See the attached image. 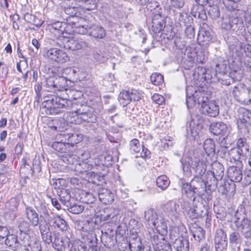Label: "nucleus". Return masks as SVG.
Wrapping results in <instances>:
<instances>
[{"instance_id": "f257e3e1", "label": "nucleus", "mask_w": 251, "mask_h": 251, "mask_svg": "<svg viewBox=\"0 0 251 251\" xmlns=\"http://www.w3.org/2000/svg\"><path fill=\"white\" fill-rule=\"evenodd\" d=\"M182 193L189 200L201 199L206 191V184L204 180L198 175L188 182L182 183Z\"/></svg>"}, {"instance_id": "f03ea898", "label": "nucleus", "mask_w": 251, "mask_h": 251, "mask_svg": "<svg viewBox=\"0 0 251 251\" xmlns=\"http://www.w3.org/2000/svg\"><path fill=\"white\" fill-rule=\"evenodd\" d=\"M222 28L235 33L238 36L246 34V28L242 19L234 10H228L223 17Z\"/></svg>"}, {"instance_id": "7ed1b4c3", "label": "nucleus", "mask_w": 251, "mask_h": 251, "mask_svg": "<svg viewBox=\"0 0 251 251\" xmlns=\"http://www.w3.org/2000/svg\"><path fill=\"white\" fill-rule=\"evenodd\" d=\"M201 199L190 200L192 201V205L187 209L189 205L188 201H184L181 203L183 212H186L187 216L191 219L201 218L206 217L207 220L208 210L206 207L201 202Z\"/></svg>"}, {"instance_id": "20e7f679", "label": "nucleus", "mask_w": 251, "mask_h": 251, "mask_svg": "<svg viewBox=\"0 0 251 251\" xmlns=\"http://www.w3.org/2000/svg\"><path fill=\"white\" fill-rule=\"evenodd\" d=\"M90 157V154L87 151H82L79 150L71 152V153H65L63 155H61L60 158L61 160L69 164H74L77 163L79 160H85L87 159Z\"/></svg>"}, {"instance_id": "39448f33", "label": "nucleus", "mask_w": 251, "mask_h": 251, "mask_svg": "<svg viewBox=\"0 0 251 251\" xmlns=\"http://www.w3.org/2000/svg\"><path fill=\"white\" fill-rule=\"evenodd\" d=\"M45 56L52 62L63 63L69 60L70 57L62 50L52 48L48 50Z\"/></svg>"}, {"instance_id": "423d86ee", "label": "nucleus", "mask_w": 251, "mask_h": 251, "mask_svg": "<svg viewBox=\"0 0 251 251\" xmlns=\"http://www.w3.org/2000/svg\"><path fill=\"white\" fill-rule=\"evenodd\" d=\"M182 163L183 169L187 165V167L190 166L195 171L197 175L201 177L205 174L206 171L207 167L205 163L196 157H188L185 163L183 162Z\"/></svg>"}, {"instance_id": "0eeeda50", "label": "nucleus", "mask_w": 251, "mask_h": 251, "mask_svg": "<svg viewBox=\"0 0 251 251\" xmlns=\"http://www.w3.org/2000/svg\"><path fill=\"white\" fill-rule=\"evenodd\" d=\"M201 102L200 111L202 114L213 117H216L219 114V106L214 102L208 101V98L204 97H201Z\"/></svg>"}, {"instance_id": "6e6552de", "label": "nucleus", "mask_w": 251, "mask_h": 251, "mask_svg": "<svg viewBox=\"0 0 251 251\" xmlns=\"http://www.w3.org/2000/svg\"><path fill=\"white\" fill-rule=\"evenodd\" d=\"M215 248L216 251H226L227 240L226 232L220 228L216 230L214 238Z\"/></svg>"}, {"instance_id": "1a4fd4ad", "label": "nucleus", "mask_w": 251, "mask_h": 251, "mask_svg": "<svg viewBox=\"0 0 251 251\" xmlns=\"http://www.w3.org/2000/svg\"><path fill=\"white\" fill-rule=\"evenodd\" d=\"M62 44V46L64 49L72 50H78L88 47V43L85 41L68 37L63 38Z\"/></svg>"}, {"instance_id": "9d476101", "label": "nucleus", "mask_w": 251, "mask_h": 251, "mask_svg": "<svg viewBox=\"0 0 251 251\" xmlns=\"http://www.w3.org/2000/svg\"><path fill=\"white\" fill-rule=\"evenodd\" d=\"M76 112L78 114L80 124L83 122L93 123L96 120V116L93 114L92 109L87 105L82 108L76 109Z\"/></svg>"}, {"instance_id": "9b49d317", "label": "nucleus", "mask_w": 251, "mask_h": 251, "mask_svg": "<svg viewBox=\"0 0 251 251\" xmlns=\"http://www.w3.org/2000/svg\"><path fill=\"white\" fill-rule=\"evenodd\" d=\"M51 98L47 100V103H53L56 105L57 107L67 108L72 107V102L69 95H65L62 97L58 95H50Z\"/></svg>"}, {"instance_id": "f8f14e48", "label": "nucleus", "mask_w": 251, "mask_h": 251, "mask_svg": "<svg viewBox=\"0 0 251 251\" xmlns=\"http://www.w3.org/2000/svg\"><path fill=\"white\" fill-rule=\"evenodd\" d=\"M151 30L155 34L161 32L165 26L164 17L161 13L154 14L152 18Z\"/></svg>"}, {"instance_id": "ddd939ff", "label": "nucleus", "mask_w": 251, "mask_h": 251, "mask_svg": "<svg viewBox=\"0 0 251 251\" xmlns=\"http://www.w3.org/2000/svg\"><path fill=\"white\" fill-rule=\"evenodd\" d=\"M241 165L232 166L227 170L228 176L232 182H239L242 180L243 174Z\"/></svg>"}, {"instance_id": "4468645a", "label": "nucleus", "mask_w": 251, "mask_h": 251, "mask_svg": "<svg viewBox=\"0 0 251 251\" xmlns=\"http://www.w3.org/2000/svg\"><path fill=\"white\" fill-rule=\"evenodd\" d=\"M201 29L199 33V38L202 42H209L212 41L214 33L212 29L210 28L208 24L205 23H203L201 25Z\"/></svg>"}, {"instance_id": "2eb2a0df", "label": "nucleus", "mask_w": 251, "mask_h": 251, "mask_svg": "<svg viewBox=\"0 0 251 251\" xmlns=\"http://www.w3.org/2000/svg\"><path fill=\"white\" fill-rule=\"evenodd\" d=\"M59 137L64 138L63 140L66 142L67 145H71L72 146L80 142L83 139L82 134L76 133L60 134Z\"/></svg>"}, {"instance_id": "dca6fc26", "label": "nucleus", "mask_w": 251, "mask_h": 251, "mask_svg": "<svg viewBox=\"0 0 251 251\" xmlns=\"http://www.w3.org/2000/svg\"><path fill=\"white\" fill-rule=\"evenodd\" d=\"M209 130L214 135H224L227 133V126L226 124L222 122H213L209 126Z\"/></svg>"}, {"instance_id": "f3484780", "label": "nucleus", "mask_w": 251, "mask_h": 251, "mask_svg": "<svg viewBox=\"0 0 251 251\" xmlns=\"http://www.w3.org/2000/svg\"><path fill=\"white\" fill-rule=\"evenodd\" d=\"M47 120V125L52 130L57 131H63L67 129V124L63 119H51L48 118Z\"/></svg>"}, {"instance_id": "a211bd4d", "label": "nucleus", "mask_w": 251, "mask_h": 251, "mask_svg": "<svg viewBox=\"0 0 251 251\" xmlns=\"http://www.w3.org/2000/svg\"><path fill=\"white\" fill-rule=\"evenodd\" d=\"M99 200L105 204L112 203L114 201V195L111 191L105 188H100L99 190Z\"/></svg>"}, {"instance_id": "6ab92c4d", "label": "nucleus", "mask_w": 251, "mask_h": 251, "mask_svg": "<svg viewBox=\"0 0 251 251\" xmlns=\"http://www.w3.org/2000/svg\"><path fill=\"white\" fill-rule=\"evenodd\" d=\"M212 171H209L208 174L211 175L213 177L215 176L217 180H222L224 176V168L222 164L219 162H215L212 164Z\"/></svg>"}, {"instance_id": "aec40b11", "label": "nucleus", "mask_w": 251, "mask_h": 251, "mask_svg": "<svg viewBox=\"0 0 251 251\" xmlns=\"http://www.w3.org/2000/svg\"><path fill=\"white\" fill-rule=\"evenodd\" d=\"M88 35L96 39H102L105 35L104 29L97 25H92L89 26Z\"/></svg>"}, {"instance_id": "412c9836", "label": "nucleus", "mask_w": 251, "mask_h": 251, "mask_svg": "<svg viewBox=\"0 0 251 251\" xmlns=\"http://www.w3.org/2000/svg\"><path fill=\"white\" fill-rule=\"evenodd\" d=\"M236 226L241 232L244 238L251 239V221L250 220H245L241 224L239 222Z\"/></svg>"}, {"instance_id": "4be33fe9", "label": "nucleus", "mask_w": 251, "mask_h": 251, "mask_svg": "<svg viewBox=\"0 0 251 251\" xmlns=\"http://www.w3.org/2000/svg\"><path fill=\"white\" fill-rule=\"evenodd\" d=\"M173 246L176 251H189L188 240L182 237L176 239Z\"/></svg>"}, {"instance_id": "5701e85b", "label": "nucleus", "mask_w": 251, "mask_h": 251, "mask_svg": "<svg viewBox=\"0 0 251 251\" xmlns=\"http://www.w3.org/2000/svg\"><path fill=\"white\" fill-rule=\"evenodd\" d=\"M191 14L195 18L205 20L207 19V15L203 5L194 4L191 10Z\"/></svg>"}, {"instance_id": "b1692460", "label": "nucleus", "mask_w": 251, "mask_h": 251, "mask_svg": "<svg viewBox=\"0 0 251 251\" xmlns=\"http://www.w3.org/2000/svg\"><path fill=\"white\" fill-rule=\"evenodd\" d=\"M19 238L23 242L25 239L28 240L29 235L28 232L29 231V224L27 222L23 221L19 225Z\"/></svg>"}, {"instance_id": "393cba45", "label": "nucleus", "mask_w": 251, "mask_h": 251, "mask_svg": "<svg viewBox=\"0 0 251 251\" xmlns=\"http://www.w3.org/2000/svg\"><path fill=\"white\" fill-rule=\"evenodd\" d=\"M25 213L27 218L33 226H37L39 224V217L38 213L32 207H26Z\"/></svg>"}, {"instance_id": "a878e982", "label": "nucleus", "mask_w": 251, "mask_h": 251, "mask_svg": "<svg viewBox=\"0 0 251 251\" xmlns=\"http://www.w3.org/2000/svg\"><path fill=\"white\" fill-rule=\"evenodd\" d=\"M221 185L219 187V191L222 195H226L228 193L232 195L236 189V186L234 183L224 181L221 183Z\"/></svg>"}, {"instance_id": "bb28decb", "label": "nucleus", "mask_w": 251, "mask_h": 251, "mask_svg": "<svg viewBox=\"0 0 251 251\" xmlns=\"http://www.w3.org/2000/svg\"><path fill=\"white\" fill-rule=\"evenodd\" d=\"M152 226L155 228L160 235H164L167 234L168 232L167 226L163 218L159 217Z\"/></svg>"}, {"instance_id": "cd10ccee", "label": "nucleus", "mask_w": 251, "mask_h": 251, "mask_svg": "<svg viewBox=\"0 0 251 251\" xmlns=\"http://www.w3.org/2000/svg\"><path fill=\"white\" fill-rule=\"evenodd\" d=\"M229 244L234 250L240 248L242 243V238L238 232H233L229 237Z\"/></svg>"}, {"instance_id": "c85d7f7f", "label": "nucleus", "mask_w": 251, "mask_h": 251, "mask_svg": "<svg viewBox=\"0 0 251 251\" xmlns=\"http://www.w3.org/2000/svg\"><path fill=\"white\" fill-rule=\"evenodd\" d=\"M63 120L66 122L67 126L68 124H80V121L78 120V115L76 112V110L74 112H67L64 114Z\"/></svg>"}, {"instance_id": "c756f323", "label": "nucleus", "mask_w": 251, "mask_h": 251, "mask_svg": "<svg viewBox=\"0 0 251 251\" xmlns=\"http://www.w3.org/2000/svg\"><path fill=\"white\" fill-rule=\"evenodd\" d=\"M35 207L38 212V215H40L41 220H42V219L46 220L48 218L50 215L49 211L45 202L39 201L38 202L35 204Z\"/></svg>"}, {"instance_id": "7c9ffc66", "label": "nucleus", "mask_w": 251, "mask_h": 251, "mask_svg": "<svg viewBox=\"0 0 251 251\" xmlns=\"http://www.w3.org/2000/svg\"><path fill=\"white\" fill-rule=\"evenodd\" d=\"M234 223L235 226L238 225V223H242L245 220H248L246 218L245 209L243 205H240L238 207L234 214Z\"/></svg>"}, {"instance_id": "2f4dec72", "label": "nucleus", "mask_w": 251, "mask_h": 251, "mask_svg": "<svg viewBox=\"0 0 251 251\" xmlns=\"http://www.w3.org/2000/svg\"><path fill=\"white\" fill-rule=\"evenodd\" d=\"M18 235H15L14 234H9L4 240L5 244L7 246L13 248L14 250L15 251L16 249L18 247V246H20V244L21 243V241L20 242L18 240Z\"/></svg>"}, {"instance_id": "473e14b6", "label": "nucleus", "mask_w": 251, "mask_h": 251, "mask_svg": "<svg viewBox=\"0 0 251 251\" xmlns=\"http://www.w3.org/2000/svg\"><path fill=\"white\" fill-rule=\"evenodd\" d=\"M239 119L246 126H251V112L244 108L239 110Z\"/></svg>"}, {"instance_id": "72a5a7b5", "label": "nucleus", "mask_w": 251, "mask_h": 251, "mask_svg": "<svg viewBox=\"0 0 251 251\" xmlns=\"http://www.w3.org/2000/svg\"><path fill=\"white\" fill-rule=\"evenodd\" d=\"M199 124L198 123L196 125L195 120L192 119L189 123V126L187 127V135L188 136L192 137L195 139L196 137L199 134L198 126Z\"/></svg>"}, {"instance_id": "f704fd0d", "label": "nucleus", "mask_w": 251, "mask_h": 251, "mask_svg": "<svg viewBox=\"0 0 251 251\" xmlns=\"http://www.w3.org/2000/svg\"><path fill=\"white\" fill-rule=\"evenodd\" d=\"M203 97L199 95H186V103L188 108H192L196 104H201V99Z\"/></svg>"}, {"instance_id": "c9c22d12", "label": "nucleus", "mask_w": 251, "mask_h": 251, "mask_svg": "<svg viewBox=\"0 0 251 251\" xmlns=\"http://www.w3.org/2000/svg\"><path fill=\"white\" fill-rule=\"evenodd\" d=\"M229 154L231 161L233 160L234 162H236V165H241V161H240L241 156L245 155L246 153L243 152L242 150H239V149L234 148L230 151Z\"/></svg>"}, {"instance_id": "e433bc0d", "label": "nucleus", "mask_w": 251, "mask_h": 251, "mask_svg": "<svg viewBox=\"0 0 251 251\" xmlns=\"http://www.w3.org/2000/svg\"><path fill=\"white\" fill-rule=\"evenodd\" d=\"M59 137V135L58 136ZM61 140L59 142H54L52 144V148L54 150L60 152L61 153H63V154L65 153H71L70 152H66V142H64V138H60L58 137Z\"/></svg>"}, {"instance_id": "4c0bfd02", "label": "nucleus", "mask_w": 251, "mask_h": 251, "mask_svg": "<svg viewBox=\"0 0 251 251\" xmlns=\"http://www.w3.org/2000/svg\"><path fill=\"white\" fill-rule=\"evenodd\" d=\"M203 149L206 154L208 156L213 154L215 151L214 141L211 139H207L203 144Z\"/></svg>"}, {"instance_id": "58836bf2", "label": "nucleus", "mask_w": 251, "mask_h": 251, "mask_svg": "<svg viewBox=\"0 0 251 251\" xmlns=\"http://www.w3.org/2000/svg\"><path fill=\"white\" fill-rule=\"evenodd\" d=\"M57 194L59 197L60 201L62 203L65 204L66 202L69 201L71 198L70 191L68 189L62 188L57 190Z\"/></svg>"}, {"instance_id": "ea45409f", "label": "nucleus", "mask_w": 251, "mask_h": 251, "mask_svg": "<svg viewBox=\"0 0 251 251\" xmlns=\"http://www.w3.org/2000/svg\"><path fill=\"white\" fill-rule=\"evenodd\" d=\"M43 105L46 108L45 111L47 115H55L60 112V110L58 109L59 107H57L56 105L49 102L47 103V100L43 101Z\"/></svg>"}, {"instance_id": "a19ab883", "label": "nucleus", "mask_w": 251, "mask_h": 251, "mask_svg": "<svg viewBox=\"0 0 251 251\" xmlns=\"http://www.w3.org/2000/svg\"><path fill=\"white\" fill-rule=\"evenodd\" d=\"M97 162L99 166H102L108 168L112 165V157L110 155H100L97 159Z\"/></svg>"}, {"instance_id": "79ce46f5", "label": "nucleus", "mask_w": 251, "mask_h": 251, "mask_svg": "<svg viewBox=\"0 0 251 251\" xmlns=\"http://www.w3.org/2000/svg\"><path fill=\"white\" fill-rule=\"evenodd\" d=\"M232 39L233 43H229V47L230 49L232 50L233 51H235L236 52H239L242 53L244 51L243 48L244 45L235 37H232Z\"/></svg>"}, {"instance_id": "37998d69", "label": "nucleus", "mask_w": 251, "mask_h": 251, "mask_svg": "<svg viewBox=\"0 0 251 251\" xmlns=\"http://www.w3.org/2000/svg\"><path fill=\"white\" fill-rule=\"evenodd\" d=\"M156 183L159 188L164 190L169 186L170 181L166 176L162 175L157 178Z\"/></svg>"}, {"instance_id": "c03bdc74", "label": "nucleus", "mask_w": 251, "mask_h": 251, "mask_svg": "<svg viewBox=\"0 0 251 251\" xmlns=\"http://www.w3.org/2000/svg\"><path fill=\"white\" fill-rule=\"evenodd\" d=\"M80 201L86 204L93 203L95 201V198L93 194L87 192H81L80 194Z\"/></svg>"}, {"instance_id": "a18cd8bd", "label": "nucleus", "mask_w": 251, "mask_h": 251, "mask_svg": "<svg viewBox=\"0 0 251 251\" xmlns=\"http://www.w3.org/2000/svg\"><path fill=\"white\" fill-rule=\"evenodd\" d=\"M53 223L55 226L62 231H66L68 229V225L66 221L59 216H56L53 219Z\"/></svg>"}, {"instance_id": "49530a36", "label": "nucleus", "mask_w": 251, "mask_h": 251, "mask_svg": "<svg viewBox=\"0 0 251 251\" xmlns=\"http://www.w3.org/2000/svg\"><path fill=\"white\" fill-rule=\"evenodd\" d=\"M208 14L209 17L212 19H216L220 15L219 8L217 4H209V7L207 9Z\"/></svg>"}, {"instance_id": "de8ad7c7", "label": "nucleus", "mask_w": 251, "mask_h": 251, "mask_svg": "<svg viewBox=\"0 0 251 251\" xmlns=\"http://www.w3.org/2000/svg\"><path fill=\"white\" fill-rule=\"evenodd\" d=\"M76 71L71 68H66L61 70V77L66 80L71 81L73 78Z\"/></svg>"}, {"instance_id": "09e8293b", "label": "nucleus", "mask_w": 251, "mask_h": 251, "mask_svg": "<svg viewBox=\"0 0 251 251\" xmlns=\"http://www.w3.org/2000/svg\"><path fill=\"white\" fill-rule=\"evenodd\" d=\"M145 218L148 221L149 225H152L159 217L157 216L156 213L154 212L152 209H150L145 211Z\"/></svg>"}, {"instance_id": "8fccbe9b", "label": "nucleus", "mask_w": 251, "mask_h": 251, "mask_svg": "<svg viewBox=\"0 0 251 251\" xmlns=\"http://www.w3.org/2000/svg\"><path fill=\"white\" fill-rule=\"evenodd\" d=\"M191 232L195 239L198 241H200L204 238V231L200 226L194 227L191 229Z\"/></svg>"}, {"instance_id": "3c124183", "label": "nucleus", "mask_w": 251, "mask_h": 251, "mask_svg": "<svg viewBox=\"0 0 251 251\" xmlns=\"http://www.w3.org/2000/svg\"><path fill=\"white\" fill-rule=\"evenodd\" d=\"M206 69L203 67H198L194 70V77L197 80H202L206 79Z\"/></svg>"}, {"instance_id": "603ef678", "label": "nucleus", "mask_w": 251, "mask_h": 251, "mask_svg": "<svg viewBox=\"0 0 251 251\" xmlns=\"http://www.w3.org/2000/svg\"><path fill=\"white\" fill-rule=\"evenodd\" d=\"M102 233L103 238H105V243L110 246H113L115 244V240L114 239L113 232L114 231L112 229H110V233L108 231L103 232L101 231Z\"/></svg>"}, {"instance_id": "864d4df0", "label": "nucleus", "mask_w": 251, "mask_h": 251, "mask_svg": "<svg viewBox=\"0 0 251 251\" xmlns=\"http://www.w3.org/2000/svg\"><path fill=\"white\" fill-rule=\"evenodd\" d=\"M127 247L132 250V251H140L142 248V243L140 238L129 239Z\"/></svg>"}, {"instance_id": "5fc2aeb1", "label": "nucleus", "mask_w": 251, "mask_h": 251, "mask_svg": "<svg viewBox=\"0 0 251 251\" xmlns=\"http://www.w3.org/2000/svg\"><path fill=\"white\" fill-rule=\"evenodd\" d=\"M96 226V222L93 219L87 220L84 222L82 230L86 232H92Z\"/></svg>"}, {"instance_id": "6e6d98bb", "label": "nucleus", "mask_w": 251, "mask_h": 251, "mask_svg": "<svg viewBox=\"0 0 251 251\" xmlns=\"http://www.w3.org/2000/svg\"><path fill=\"white\" fill-rule=\"evenodd\" d=\"M150 80L153 84L155 85H159L163 82L164 77L161 74L158 73H154L151 75Z\"/></svg>"}, {"instance_id": "4d7b16f0", "label": "nucleus", "mask_w": 251, "mask_h": 251, "mask_svg": "<svg viewBox=\"0 0 251 251\" xmlns=\"http://www.w3.org/2000/svg\"><path fill=\"white\" fill-rule=\"evenodd\" d=\"M178 20L180 22H182L185 24V26H187V25L191 24L193 21V19L187 13L180 12L178 15Z\"/></svg>"}, {"instance_id": "13d9d810", "label": "nucleus", "mask_w": 251, "mask_h": 251, "mask_svg": "<svg viewBox=\"0 0 251 251\" xmlns=\"http://www.w3.org/2000/svg\"><path fill=\"white\" fill-rule=\"evenodd\" d=\"M71 100L72 102V106L73 105H80L79 108H82L84 106L86 105V100L83 98V95L79 96L78 98H71Z\"/></svg>"}, {"instance_id": "bf43d9fd", "label": "nucleus", "mask_w": 251, "mask_h": 251, "mask_svg": "<svg viewBox=\"0 0 251 251\" xmlns=\"http://www.w3.org/2000/svg\"><path fill=\"white\" fill-rule=\"evenodd\" d=\"M237 149L242 151L243 152L246 153L249 151V146L246 143L245 138H240L238 139L237 142Z\"/></svg>"}, {"instance_id": "052dcab7", "label": "nucleus", "mask_w": 251, "mask_h": 251, "mask_svg": "<svg viewBox=\"0 0 251 251\" xmlns=\"http://www.w3.org/2000/svg\"><path fill=\"white\" fill-rule=\"evenodd\" d=\"M115 216L113 212V209L111 208H105L103 210V213L100 214V219L103 221H107L112 219Z\"/></svg>"}, {"instance_id": "680f3d73", "label": "nucleus", "mask_w": 251, "mask_h": 251, "mask_svg": "<svg viewBox=\"0 0 251 251\" xmlns=\"http://www.w3.org/2000/svg\"><path fill=\"white\" fill-rule=\"evenodd\" d=\"M68 211L75 214H79L82 213L84 209V207L83 206L81 205H78L77 204H75L73 205H70V206H67Z\"/></svg>"}, {"instance_id": "e2e57ef3", "label": "nucleus", "mask_w": 251, "mask_h": 251, "mask_svg": "<svg viewBox=\"0 0 251 251\" xmlns=\"http://www.w3.org/2000/svg\"><path fill=\"white\" fill-rule=\"evenodd\" d=\"M235 99L240 103L249 104L251 103V95H233Z\"/></svg>"}, {"instance_id": "0e129e2a", "label": "nucleus", "mask_w": 251, "mask_h": 251, "mask_svg": "<svg viewBox=\"0 0 251 251\" xmlns=\"http://www.w3.org/2000/svg\"><path fill=\"white\" fill-rule=\"evenodd\" d=\"M20 173L23 175L24 177H28L33 176V171H32V167L30 165L26 166H21Z\"/></svg>"}, {"instance_id": "69168bd1", "label": "nucleus", "mask_w": 251, "mask_h": 251, "mask_svg": "<svg viewBox=\"0 0 251 251\" xmlns=\"http://www.w3.org/2000/svg\"><path fill=\"white\" fill-rule=\"evenodd\" d=\"M163 235H161L159 236L158 235H154L151 237V242L152 245L156 246V249H157V247L160 246L163 244V242H165V240H164V237H163Z\"/></svg>"}, {"instance_id": "338daca9", "label": "nucleus", "mask_w": 251, "mask_h": 251, "mask_svg": "<svg viewBox=\"0 0 251 251\" xmlns=\"http://www.w3.org/2000/svg\"><path fill=\"white\" fill-rule=\"evenodd\" d=\"M51 243H52L53 246L55 247V248H57L58 250H59V248L61 249L62 247L65 246L62 239L54 233H53V238Z\"/></svg>"}, {"instance_id": "774afa93", "label": "nucleus", "mask_w": 251, "mask_h": 251, "mask_svg": "<svg viewBox=\"0 0 251 251\" xmlns=\"http://www.w3.org/2000/svg\"><path fill=\"white\" fill-rule=\"evenodd\" d=\"M176 203L173 201H169L164 205V209L166 212L174 214L176 212Z\"/></svg>"}]
</instances>
